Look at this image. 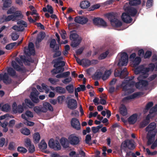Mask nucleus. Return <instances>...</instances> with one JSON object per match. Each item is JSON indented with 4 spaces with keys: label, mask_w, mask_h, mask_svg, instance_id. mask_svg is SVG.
<instances>
[{
    "label": "nucleus",
    "mask_w": 157,
    "mask_h": 157,
    "mask_svg": "<svg viewBox=\"0 0 157 157\" xmlns=\"http://www.w3.org/2000/svg\"><path fill=\"white\" fill-rule=\"evenodd\" d=\"M25 101L27 106L30 105L31 106H34V104L29 99H25Z\"/></svg>",
    "instance_id": "obj_58"
},
{
    "label": "nucleus",
    "mask_w": 157,
    "mask_h": 157,
    "mask_svg": "<svg viewBox=\"0 0 157 157\" xmlns=\"http://www.w3.org/2000/svg\"><path fill=\"white\" fill-rule=\"evenodd\" d=\"M72 80L71 78V77H69L68 78H67L63 80L62 81V82L63 83L67 84V83L70 82Z\"/></svg>",
    "instance_id": "obj_57"
},
{
    "label": "nucleus",
    "mask_w": 157,
    "mask_h": 157,
    "mask_svg": "<svg viewBox=\"0 0 157 157\" xmlns=\"http://www.w3.org/2000/svg\"><path fill=\"white\" fill-rule=\"evenodd\" d=\"M112 73L111 70H106L102 76V79L105 81L108 79Z\"/></svg>",
    "instance_id": "obj_29"
},
{
    "label": "nucleus",
    "mask_w": 157,
    "mask_h": 157,
    "mask_svg": "<svg viewBox=\"0 0 157 157\" xmlns=\"http://www.w3.org/2000/svg\"><path fill=\"white\" fill-rule=\"evenodd\" d=\"M143 78H140V80H139L140 81L141 84L142 86L143 87L147 86L148 84V83L147 81L142 80Z\"/></svg>",
    "instance_id": "obj_60"
},
{
    "label": "nucleus",
    "mask_w": 157,
    "mask_h": 157,
    "mask_svg": "<svg viewBox=\"0 0 157 157\" xmlns=\"http://www.w3.org/2000/svg\"><path fill=\"white\" fill-rule=\"evenodd\" d=\"M11 65L17 71H23L25 70V68L21 67L15 61H12Z\"/></svg>",
    "instance_id": "obj_25"
},
{
    "label": "nucleus",
    "mask_w": 157,
    "mask_h": 157,
    "mask_svg": "<svg viewBox=\"0 0 157 157\" xmlns=\"http://www.w3.org/2000/svg\"><path fill=\"white\" fill-rule=\"evenodd\" d=\"M129 4L130 6H136L141 3L140 0H128Z\"/></svg>",
    "instance_id": "obj_35"
},
{
    "label": "nucleus",
    "mask_w": 157,
    "mask_h": 157,
    "mask_svg": "<svg viewBox=\"0 0 157 157\" xmlns=\"http://www.w3.org/2000/svg\"><path fill=\"white\" fill-rule=\"evenodd\" d=\"M109 53V51L108 50L106 51L105 52L101 54L98 57V59L100 60H102L105 59L108 55Z\"/></svg>",
    "instance_id": "obj_37"
},
{
    "label": "nucleus",
    "mask_w": 157,
    "mask_h": 157,
    "mask_svg": "<svg viewBox=\"0 0 157 157\" xmlns=\"http://www.w3.org/2000/svg\"><path fill=\"white\" fill-rule=\"evenodd\" d=\"M66 89L69 93L71 94L74 92V86L72 84H70L67 86L66 87Z\"/></svg>",
    "instance_id": "obj_42"
},
{
    "label": "nucleus",
    "mask_w": 157,
    "mask_h": 157,
    "mask_svg": "<svg viewBox=\"0 0 157 157\" xmlns=\"http://www.w3.org/2000/svg\"><path fill=\"white\" fill-rule=\"evenodd\" d=\"M90 5V3L87 1H83L81 2L80 4V6L82 9L87 8Z\"/></svg>",
    "instance_id": "obj_30"
},
{
    "label": "nucleus",
    "mask_w": 157,
    "mask_h": 157,
    "mask_svg": "<svg viewBox=\"0 0 157 157\" xmlns=\"http://www.w3.org/2000/svg\"><path fill=\"white\" fill-rule=\"evenodd\" d=\"M17 24L18 25H22L24 26L25 27H27L28 26L27 24V23L23 20H21L19 21H18Z\"/></svg>",
    "instance_id": "obj_61"
},
{
    "label": "nucleus",
    "mask_w": 157,
    "mask_h": 157,
    "mask_svg": "<svg viewBox=\"0 0 157 157\" xmlns=\"http://www.w3.org/2000/svg\"><path fill=\"white\" fill-rule=\"evenodd\" d=\"M94 24L96 25H101L106 27L107 25L106 22L102 19L100 17H95L93 20Z\"/></svg>",
    "instance_id": "obj_6"
},
{
    "label": "nucleus",
    "mask_w": 157,
    "mask_h": 157,
    "mask_svg": "<svg viewBox=\"0 0 157 157\" xmlns=\"http://www.w3.org/2000/svg\"><path fill=\"white\" fill-rule=\"evenodd\" d=\"M34 111L37 113L39 114L40 113L46 112V109L44 108L43 105H40L39 106H36L33 108Z\"/></svg>",
    "instance_id": "obj_20"
},
{
    "label": "nucleus",
    "mask_w": 157,
    "mask_h": 157,
    "mask_svg": "<svg viewBox=\"0 0 157 157\" xmlns=\"http://www.w3.org/2000/svg\"><path fill=\"white\" fill-rule=\"evenodd\" d=\"M14 17L12 16V15H9L7 16H6L5 15H3V19L4 20V21L7 22L11 20H12L13 21H14V19H13Z\"/></svg>",
    "instance_id": "obj_40"
},
{
    "label": "nucleus",
    "mask_w": 157,
    "mask_h": 157,
    "mask_svg": "<svg viewBox=\"0 0 157 157\" xmlns=\"http://www.w3.org/2000/svg\"><path fill=\"white\" fill-rule=\"evenodd\" d=\"M91 65V61L88 59H82V65L83 66H88Z\"/></svg>",
    "instance_id": "obj_41"
},
{
    "label": "nucleus",
    "mask_w": 157,
    "mask_h": 157,
    "mask_svg": "<svg viewBox=\"0 0 157 157\" xmlns=\"http://www.w3.org/2000/svg\"><path fill=\"white\" fill-rule=\"evenodd\" d=\"M56 143V141H54L53 139H51L49 141L48 146L54 149V146Z\"/></svg>",
    "instance_id": "obj_53"
},
{
    "label": "nucleus",
    "mask_w": 157,
    "mask_h": 157,
    "mask_svg": "<svg viewBox=\"0 0 157 157\" xmlns=\"http://www.w3.org/2000/svg\"><path fill=\"white\" fill-rule=\"evenodd\" d=\"M125 84L124 85V82H123L122 84L123 90L125 91H127L128 94H131L135 91V89L133 88L135 85V82L134 81H126Z\"/></svg>",
    "instance_id": "obj_2"
},
{
    "label": "nucleus",
    "mask_w": 157,
    "mask_h": 157,
    "mask_svg": "<svg viewBox=\"0 0 157 157\" xmlns=\"http://www.w3.org/2000/svg\"><path fill=\"white\" fill-rule=\"evenodd\" d=\"M48 81L52 84L55 85L56 82L59 81L57 79H54L52 78H48Z\"/></svg>",
    "instance_id": "obj_59"
},
{
    "label": "nucleus",
    "mask_w": 157,
    "mask_h": 157,
    "mask_svg": "<svg viewBox=\"0 0 157 157\" xmlns=\"http://www.w3.org/2000/svg\"><path fill=\"white\" fill-rule=\"evenodd\" d=\"M149 71L148 68L147 67L144 68L143 66V67H142V71L141 73L142 75H140L138 78L137 79L138 80H140V78H147L148 76V72Z\"/></svg>",
    "instance_id": "obj_13"
},
{
    "label": "nucleus",
    "mask_w": 157,
    "mask_h": 157,
    "mask_svg": "<svg viewBox=\"0 0 157 157\" xmlns=\"http://www.w3.org/2000/svg\"><path fill=\"white\" fill-rule=\"evenodd\" d=\"M156 124L155 123L153 122L151 123L146 128L145 130L148 133H155L157 132V129L156 128Z\"/></svg>",
    "instance_id": "obj_12"
},
{
    "label": "nucleus",
    "mask_w": 157,
    "mask_h": 157,
    "mask_svg": "<svg viewBox=\"0 0 157 157\" xmlns=\"http://www.w3.org/2000/svg\"><path fill=\"white\" fill-rule=\"evenodd\" d=\"M30 98L33 102L35 103H38L39 101V100L38 96L30 95Z\"/></svg>",
    "instance_id": "obj_49"
},
{
    "label": "nucleus",
    "mask_w": 157,
    "mask_h": 157,
    "mask_svg": "<svg viewBox=\"0 0 157 157\" xmlns=\"http://www.w3.org/2000/svg\"><path fill=\"white\" fill-rule=\"evenodd\" d=\"M81 39H78L76 40H73L71 44V46L73 47H76L78 46L81 42Z\"/></svg>",
    "instance_id": "obj_39"
},
{
    "label": "nucleus",
    "mask_w": 157,
    "mask_h": 157,
    "mask_svg": "<svg viewBox=\"0 0 157 157\" xmlns=\"http://www.w3.org/2000/svg\"><path fill=\"white\" fill-rule=\"evenodd\" d=\"M156 133L155 132L154 133H148L147 135V144L148 145H151L153 142L155 140V137Z\"/></svg>",
    "instance_id": "obj_17"
},
{
    "label": "nucleus",
    "mask_w": 157,
    "mask_h": 157,
    "mask_svg": "<svg viewBox=\"0 0 157 157\" xmlns=\"http://www.w3.org/2000/svg\"><path fill=\"white\" fill-rule=\"evenodd\" d=\"M88 19L87 18L84 17H76L74 19L75 21L82 25H84L88 21Z\"/></svg>",
    "instance_id": "obj_14"
},
{
    "label": "nucleus",
    "mask_w": 157,
    "mask_h": 157,
    "mask_svg": "<svg viewBox=\"0 0 157 157\" xmlns=\"http://www.w3.org/2000/svg\"><path fill=\"white\" fill-rule=\"evenodd\" d=\"M157 111V104L155 105L154 106L152 107L149 110V113H152L155 112Z\"/></svg>",
    "instance_id": "obj_63"
},
{
    "label": "nucleus",
    "mask_w": 157,
    "mask_h": 157,
    "mask_svg": "<svg viewBox=\"0 0 157 157\" xmlns=\"http://www.w3.org/2000/svg\"><path fill=\"white\" fill-rule=\"evenodd\" d=\"M2 80L3 82L6 84H10L12 82V79L9 78L8 74L6 73H5L3 75H2Z\"/></svg>",
    "instance_id": "obj_24"
},
{
    "label": "nucleus",
    "mask_w": 157,
    "mask_h": 157,
    "mask_svg": "<svg viewBox=\"0 0 157 157\" xmlns=\"http://www.w3.org/2000/svg\"><path fill=\"white\" fill-rule=\"evenodd\" d=\"M119 112L120 114L123 116H126L127 114V110L125 105L124 104H121L119 108Z\"/></svg>",
    "instance_id": "obj_27"
},
{
    "label": "nucleus",
    "mask_w": 157,
    "mask_h": 157,
    "mask_svg": "<svg viewBox=\"0 0 157 157\" xmlns=\"http://www.w3.org/2000/svg\"><path fill=\"white\" fill-rule=\"evenodd\" d=\"M149 122L145 120H144L140 124V128H144L146 126Z\"/></svg>",
    "instance_id": "obj_64"
},
{
    "label": "nucleus",
    "mask_w": 157,
    "mask_h": 157,
    "mask_svg": "<svg viewBox=\"0 0 157 157\" xmlns=\"http://www.w3.org/2000/svg\"><path fill=\"white\" fill-rule=\"evenodd\" d=\"M125 11L126 13L130 16H135L136 14L137 11L136 9L134 7L130 6L127 7L125 9Z\"/></svg>",
    "instance_id": "obj_15"
},
{
    "label": "nucleus",
    "mask_w": 157,
    "mask_h": 157,
    "mask_svg": "<svg viewBox=\"0 0 157 157\" xmlns=\"http://www.w3.org/2000/svg\"><path fill=\"white\" fill-rule=\"evenodd\" d=\"M33 138L34 140L35 143H38L40 139V136L39 133L38 132L35 133Z\"/></svg>",
    "instance_id": "obj_44"
},
{
    "label": "nucleus",
    "mask_w": 157,
    "mask_h": 157,
    "mask_svg": "<svg viewBox=\"0 0 157 157\" xmlns=\"http://www.w3.org/2000/svg\"><path fill=\"white\" fill-rule=\"evenodd\" d=\"M24 123L25 124L30 126H32L34 124V122L29 121L27 119L24 120Z\"/></svg>",
    "instance_id": "obj_55"
},
{
    "label": "nucleus",
    "mask_w": 157,
    "mask_h": 157,
    "mask_svg": "<svg viewBox=\"0 0 157 157\" xmlns=\"http://www.w3.org/2000/svg\"><path fill=\"white\" fill-rule=\"evenodd\" d=\"M71 124L72 127L77 130L81 129V125L79 120L76 118H72L71 121Z\"/></svg>",
    "instance_id": "obj_10"
},
{
    "label": "nucleus",
    "mask_w": 157,
    "mask_h": 157,
    "mask_svg": "<svg viewBox=\"0 0 157 157\" xmlns=\"http://www.w3.org/2000/svg\"><path fill=\"white\" fill-rule=\"evenodd\" d=\"M121 19L123 21L126 23H130L132 20L131 16L127 13H124L122 14Z\"/></svg>",
    "instance_id": "obj_16"
},
{
    "label": "nucleus",
    "mask_w": 157,
    "mask_h": 157,
    "mask_svg": "<svg viewBox=\"0 0 157 157\" xmlns=\"http://www.w3.org/2000/svg\"><path fill=\"white\" fill-rule=\"evenodd\" d=\"M54 67L57 68L58 71H60V73L64 71V68L63 67L65 65V63L64 61L57 62H54Z\"/></svg>",
    "instance_id": "obj_11"
},
{
    "label": "nucleus",
    "mask_w": 157,
    "mask_h": 157,
    "mask_svg": "<svg viewBox=\"0 0 157 157\" xmlns=\"http://www.w3.org/2000/svg\"><path fill=\"white\" fill-rule=\"evenodd\" d=\"M143 66H140L136 68L134 70V73L136 75H138L142 71Z\"/></svg>",
    "instance_id": "obj_50"
},
{
    "label": "nucleus",
    "mask_w": 157,
    "mask_h": 157,
    "mask_svg": "<svg viewBox=\"0 0 157 157\" xmlns=\"http://www.w3.org/2000/svg\"><path fill=\"white\" fill-rule=\"evenodd\" d=\"M24 52L26 56H29L31 55L34 56L35 55V50L33 44L32 42L29 43L28 48H24Z\"/></svg>",
    "instance_id": "obj_3"
},
{
    "label": "nucleus",
    "mask_w": 157,
    "mask_h": 157,
    "mask_svg": "<svg viewBox=\"0 0 157 157\" xmlns=\"http://www.w3.org/2000/svg\"><path fill=\"white\" fill-rule=\"evenodd\" d=\"M40 147L43 149H45L47 147V144L44 141V140H41L40 145Z\"/></svg>",
    "instance_id": "obj_54"
},
{
    "label": "nucleus",
    "mask_w": 157,
    "mask_h": 157,
    "mask_svg": "<svg viewBox=\"0 0 157 157\" xmlns=\"http://www.w3.org/2000/svg\"><path fill=\"white\" fill-rule=\"evenodd\" d=\"M142 94V93L141 92H137L135 93L132 94L125 97L123 98L122 100L123 102H125L128 100H129L133 99H134L138 96L141 95Z\"/></svg>",
    "instance_id": "obj_18"
},
{
    "label": "nucleus",
    "mask_w": 157,
    "mask_h": 157,
    "mask_svg": "<svg viewBox=\"0 0 157 157\" xmlns=\"http://www.w3.org/2000/svg\"><path fill=\"white\" fill-rule=\"evenodd\" d=\"M51 89L55 91L56 93L59 94H64L66 92V90L64 88L61 86H57L55 88H54L52 86H50Z\"/></svg>",
    "instance_id": "obj_19"
},
{
    "label": "nucleus",
    "mask_w": 157,
    "mask_h": 157,
    "mask_svg": "<svg viewBox=\"0 0 157 157\" xmlns=\"http://www.w3.org/2000/svg\"><path fill=\"white\" fill-rule=\"evenodd\" d=\"M125 70H126L125 69H123V70L121 71H120L118 70H117L116 71H115L114 74L115 76L116 77H119L121 78H124V76H122V75Z\"/></svg>",
    "instance_id": "obj_32"
},
{
    "label": "nucleus",
    "mask_w": 157,
    "mask_h": 157,
    "mask_svg": "<svg viewBox=\"0 0 157 157\" xmlns=\"http://www.w3.org/2000/svg\"><path fill=\"white\" fill-rule=\"evenodd\" d=\"M122 146L124 148H128L130 150H133L135 148L133 142L129 140H126L122 144Z\"/></svg>",
    "instance_id": "obj_8"
},
{
    "label": "nucleus",
    "mask_w": 157,
    "mask_h": 157,
    "mask_svg": "<svg viewBox=\"0 0 157 157\" xmlns=\"http://www.w3.org/2000/svg\"><path fill=\"white\" fill-rule=\"evenodd\" d=\"M138 115L136 113H135L130 116L128 118V121L130 124H134L136 121Z\"/></svg>",
    "instance_id": "obj_21"
},
{
    "label": "nucleus",
    "mask_w": 157,
    "mask_h": 157,
    "mask_svg": "<svg viewBox=\"0 0 157 157\" xmlns=\"http://www.w3.org/2000/svg\"><path fill=\"white\" fill-rule=\"evenodd\" d=\"M60 142L63 147L67 148L69 147V144L67 138L62 137L60 140Z\"/></svg>",
    "instance_id": "obj_28"
},
{
    "label": "nucleus",
    "mask_w": 157,
    "mask_h": 157,
    "mask_svg": "<svg viewBox=\"0 0 157 157\" xmlns=\"http://www.w3.org/2000/svg\"><path fill=\"white\" fill-rule=\"evenodd\" d=\"M10 109V106L7 104L3 105L2 108V110L3 111L8 112Z\"/></svg>",
    "instance_id": "obj_45"
},
{
    "label": "nucleus",
    "mask_w": 157,
    "mask_h": 157,
    "mask_svg": "<svg viewBox=\"0 0 157 157\" xmlns=\"http://www.w3.org/2000/svg\"><path fill=\"white\" fill-rule=\"evenodd\" d=\"M23 40V38L18 43L16 42H13L9 44L6 46L5 48L7 50H10L12 49L13 47L15 46H18L22 42Z\"/></svg>",
    "instance_id": "obj_22"
},
{
    "label": "nucleus",
    "mask_w": 157,
    "mask_h": 157,
    "mask_svg": "<svg viewBox=\"0 0 157 157\" xmlns=\"http://www.w3.org/2000/svg\"><path fill=\"white\" fill-rule=\"evenodd\" d=\"M61 148V146L58 141H56V143L55 144L54 149L56 150H60Z\"/></svg>",
    "instance_id": "obj_51"
},
{
    "label": "nucleus",
    "mask_w": 157,
    "mask_h": 157,
    "mask_svg": "<svg viewBox=\"0 0 157 157\" xmlns=\"http://www.w3.org/2000/svg\"><path fill=\"white\" fill-rule=\"evenodd\" d=\"M106 16L110 21L111 25L114 27L118 28L122 25L121 21L117 18L116 14L114 13H110L106 14Z\"/></svg>",
    "instance_id": "obj_1"
},
{
    "label": "nucleus",
    "mask_w": 157,
    "mask_h": 157,
    "mask_svg": "<svg viewBox=\"0 0 157 157\" xmlns=\"http://www.w3.org/2000/svg\"><path fill=\"white\" fill-rule=\"evenodd\" d=\"M68 140L70 144L72 145H77L80 142L79 138L74 134L70 135L68 137Z\"/></svg>",
    "instance_id": "obj_9"
},
{
    "label": "nucleus",
    "mask_w": 157,
    "mask_h": 157,
    "mask_svg": "<svg viewBox=\"0 0 157 157\" xmlns=\"http://www.w3.org/2000/svg\"><path fill=\"white\" fill-rule=\"evenodd\" d=\"M21 132L22 134L26 136L29 135L30 133V130L27 128H25L21 129Z\"/></svg>",
    "instance_id": "obj_46"
},
{
    "label": "nucleus",
    "mask_w": 157,
    "mask_h": 157,
    "mask_svg": "<svg viewBox=\"0 0 157 157\" xmlns=\"http://www.w3.org/2000/svg\"><path fill=\"white\" fill-rule=\"evenodd\" d=\"M12 110L14 114H16L17 113H21L23 112L24 109L23 106L19 105L17 106L16 103L14 102L12 104Z\"/></svg>",
    "instance_id": "obj_5"
},
{
    "label": "nucleus",
    "mask_w": 157,
    "mask_h": 157,
    "mask_svg": "<svg viewBox=\"0 0 157 157\" xmlns=\"http://www.w3.org/2000/svg\"><path fill=\"white\" fill-rule=\"evenodd\" d=\"M128 56L125 52H123L121 54V59L118 63L119 66H125L127 65L128 61Z\"/></svg>",
    "instance_id": "obj_4"
},
{
    "label": "nucleus",
    "mask_w": 157,
    "mask_h": 157,
    "mask_svg": "<svg viewBox=\"0 0 157 157\" xmlns=\"http://www.w3.org/2000/svg\"><path fill=\"white\" fill-rule=\"evenodd\" d=\"M32 92L31 93L30 95L38 96L39 94V92L35 88H33L32 89Z\"/></svg>",
    "instance_id": "obj_52"
},
{
    "label": "nucleus",
    "mask_w": 157,
    "mask_h": 157,
    "mask_svg": "<svg viewBox=\"0 0 157 157\" xmlns=\"http://www.w3.org/2000/svg\"><path fill=\"white\" fill-rule=\"evenodd\" d=\"M59 45H57L56 48L55 49H53V52H55L53 55V58H55L60 56L61 55V52L59 50Z\"/></svg>",
    "instance_id": "obj_26"
},
{
    "label": "nucleus",
    "mask_w": 157,
    "mask_h": 157,
    "mask_svg": "<svg viewBox=\"0 0 157 157\" xmlns=\"http://www.w3.org/2000/svg\"><path fill=\"white\" fill-rule=\"evenodd\" d=\"M14 14L12 15L14 21L17 20V18L19 17H23V16L22 14L21 11L20 10H17L14 13Z\"/></svg>",
    "instance_id": "obj_33"
},
{
    "label": "nucleus",
    "mask_w": 157,
    "mask_h": 157,
    "mask_svg": "<svg viewBox=\"0 0 157 157\" xmlns=\"http://www.w3.org/2000/svg\"><path fill=\"white\" fill-rule=\"evenodd\" d=\"M141 61V59L140 57H137L133 60V66L136 67L138 65Z\"/></svg>",
    "instance_id": "obj_36"
},
{
    "label": "nucleus",
    "mask_w": 157,
    "mask_h": 157,
    "mask_svg": "<svg viewBox=\"0 0 157 157\" xmlns=\"http://www.w3.org/2000/svg\"><path fill=\"white\" fill-rule=\"evenodd\" d=\"M45 34L44 32H40L38 35L36 41L38 42H41L45 36Z\"/></svg>",
    "instance_id": "obj_31"
},
{
    "label": "nucleus",
    "mask_w": 157,
    "mask_h": 157,
    "mask_svg": "<svg viewBox=\"0 0 157 157\" xmlns=\"http://www.w3.org/2000/svg\"><path fill=\"white\" fill-rule=\"evenodd\" d=\"M68 108L71 110H74L77 107V102L76 100L74 99H70L68 100L67 103Z\"/></svg>",
    "instance_id": "obj_7"
},
{
    "label": "nucleus",
    "mask_w": 157,
    "mask_h": 157,
    "mask_svg": "<svg viewBox=\"0 0 157 157\" xmlns=\"http://www.w3.org/2000/svg\"><path fill=\"white\" fill-rule=\"evenodd\" d=\"M43 105L44 106V108L46 109V112L48 110L52 112L53 111V108L52 106L49 103L45 102L43 104Z\"/></svg>",
    "instance_id": "obj_34"
},
{
    "label": "nucleus",
    "mask_w": 157,
    "mask_h": 157,
    "mask_svg": "<svg viewBox=\"0 0 157 157\" xmlns=\"http://www.w3.org/2000/svg\"><path fill=\"white\" fill-rule=\"evenodd\" d=\"M78 35L76 33H72L70 36V37L73 40H77L78 39H79L78 38Z\"/></svg>",
    "instance_id": "obj_56"
},
{
    "label": "nucleus",
    "mask_w": 157,
    "mask_h": 157,
    "mask_svg": "<svg viewBox=\"0 0 157 157\" xmlns=\"http://www.w3.org/2000/svg\"><path fill=\"white\" fill-rule=\"evenodd\" d=\"M100 6V5L98 4H95L93 5L90 8L89 10L90 11H93L95 9L99 8Z\"/></svg>",
    "instance_id": "obj_62"
},
{
    "label": "nucleus",
    "mask_w": 157,
    "mask_h": 157,
    "mask_svg": "<svg viewBox=\"0 0 157 157\" xmlns=\"http://www.w3.org/2000/svg\"><path fill=\"white\" fill-rule=\"evenodd\" d=\"M3 2V6L2 9L3 10H6V8L10 7L12 3V0H2Z\"/></svg>",
    "instance_id": "obj_23"
},
{
    "label": "nucleus",
    "mask_w": 157,
    "mask_h": 157,
    "mask_svg": "<svg viewBox=\"0 0 157 157\" xmlns=\"http://www.w3.org/2000/svg\"><path fill=\"white\" fill-rule=\"evenodd\" d=\"M17 151L21 153H25L27 152V150L25 148L22 147H18L17 148Z\"/></svg>",
    "instance_id": "obj_48"
},
{
    "label": "nucleus",
    "mask_w": 157,
    "mask_h": 157,
    "mask_svg": "<svg viewBox=\"0 0 157 157\" xmlns=\"http://www.w3.org/2000/svg\"><path fill=\"white\" fill-rule=\"evenodd\" d=\"M7 72L9 75L13 77L16 75V71L12 67H9L7 70Z\"/></svg>",
    "instance_id": "obj_38"
},
{
    "label": "nucleus",
    "mask_w": 157,
    "mask_h": 157,
    "mask_svg": "<svg viewBox=\"0 0 157 157\" xmlns=\"http://www.w3.org/2000/svg\"><path fill=\"white\" fill-rule=\"evenodd\" d=\"M103 74L102 72L100 71H97L94 74V76L96 79H100L101 77L102 78Z\"/></svg>",
    "instance_id": "obj_47"
},
{
    "label": "nucleus",
    "mask_w": 157,
    "mask_h": 157,
    "mask_svg": "<svg viewBox=\"0 0 157 157\" xmlns=\"http://www.w3.org/2000/svg\"><path fill=\"white\" fill-rule=\"evenodd\" d=\"M57 45H59L56 44V41L55 39H52L50 42V47L51 48L53 49H55L56 48Z\"/></svg>",
    "instance_id": "obj_43"
}]
</instances>
